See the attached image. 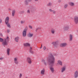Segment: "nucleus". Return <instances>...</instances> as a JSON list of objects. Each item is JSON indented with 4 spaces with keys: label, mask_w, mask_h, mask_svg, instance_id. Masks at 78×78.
<instances>
[{
    "label": "nucleus",
    "mask_w": 78,
    "mask_h": 78,
    "mask_svg": "<svg viewBox=\"0 0 78 78\" xmlns=\"http://www.w3.org/2000/svg\"><path fill=\"white\" fill-rule=\"evenodd\" d=\"M15 13H16V10H13L12 12V16L13 17L14 16V15H15Z\"/></svg>",
    "instance_id": "dca6fc26"
},
{
    "label": "nucleus",
    "mask_w": 78,
    "mask_h": 78,
    "mask_svg": "<svg viewBox=\"0 0 78 78\" xmlns=\"http://www.w3.org/2000/svg\"><path fill=\"white\" fill-rule=\"evenodd\" d=\"M51 44L55 46V45H56L58 44V42H57V41L53 42H52Z\"/></svg>",
    "instance_id": "a211bd4d"
},
{
    "label": "nucleus",
    "mask_w": 78,
    "mask_h": 78,
    "mask_svg": "<svg viewBox=\"0 0 78 78\" xmlns=\"http://www.w3.org/2000/svg\"><path fill=\"white\" fill-rule=\"evenodd\" d=\"M67 6H68V4H65L64 5V9H66L67 8Z\"/></svg>",
    "instance_id": "393cba45"
},
{
    "label": "nucleus",
    "mask_w": 78,
    "mask_h": 78,
    "mask_svg": "<svg viewBox=\"0 0 78 78\" xmlns=\"http://www.w3.org/2000/svg\"><path fill=\"white\" fill-rule=\"evenodd\" d=\"M27 35V32L23 30V36L25 37Z\"/></svg>",
    "instance_id": "4468645a"
},
{
    "label": "nucleus",
    "mask_w": 78,
    "mask_h": 78,
    "mask_svg": "<svg viewBox=\"0 0 78 78\" xmlns=\"http://www.w3.org/2000/svg\"><path fill=\"white\" fill-rule=\"evenodd\" d=\"M52 12H53V14H55L56 13V11H55L53 10Z\"/></svg>",
    "instance_id": "473e14b6"
},
{
    "label": "nucleus",
    "mask_w": 78,
    "mask_h": 78,
    "mask_svg": "<svg viewBox=\"0 0 78 78\" xmlns=\"http://www.w3.org/2000/svg\"><path fill=\"white\" fill-rule=\"evenodd\" d=\"M26 61L27 62H28V63H29V64H31V63H32L30 57H27V58Z\"/></svg>",
    "instance_id": "39448f33"
},
{
    "label": "nucleus",
    "mask_w": 78,
    "mask_h": 78,
    "mask_svg": "<svg viewBox=\"0 0 78 78\" xmlns=\"http://www.w3.org/2000/svg\"><path fill=\"white\" fill-rule=\"evenodd\" d=\"M22 12H23V11H22Z\"/></svg>",
    "instance_id": "8fccbe9b"
},
{
    "label": "nucleus",
    "mask_w": 78,
    "mask_h": 78,
    "mask_svg": "<svg viewBox=\"0 0 78 78\" xmlns=\"http://www.w3.org/2000/svg\"><path fill=\"white\" fill-rule=\"evenodd\" d=\"M67 43H64L60 44V46L61 47H65L67 46Z\"/></svg>",
    "instance_id": "423d86ee"
},
{
    "label": "nucleus",
    "mask_w": 78,
    "mask_h": 78,
    "mask_svg": "<svg viewBox=\"0 0 78 78\" xmlns=\"http://www.w3.org/2000/svg\"><path fill=\"white\" fill-rule=\"evenodd\" d=\"M48 62H49V66L50 67V70H51L52 73H54L55 69L53 66H54V63L55 62V58L53 55H51L50 57H49L47 59Z\"/></svg>",
    "instance_id": "f257e3e1"
},
{
    "label": "nucleus",
    "mask_w": 78,
    "mask_h": 78,
    "mask_svg": "<svg viewBox=\"0 0 78 78\" xmlns=\"http://www.w3.org/2000/svg\"><path fill=\"white\" fill-rule=\"evenodd\" d=\"M7 25V27H8L9 28H11V24L9 23H7V24H6Z\"/></svg>",
    "instance_id": "b1692460"
},
{
    "label": "nucleus",
    "mask_w": 78,
    "mask_h": 78,
    "mask_svg": "<svg viewBox=\"0 0 78 78\" xmlns=\"http://www.w3.org/2000/svg\"><path fill=\"white\" fill-rule=\"evenodd\" d=\"M40 29H41V28H39V27L37 28L36 29V31H37V30H39Z\"/></svg>",
    "instance_id": "e433bc0d"
},
{
    "label": "nucleus",
    "mask_w": 78,
    "mask_h": 78,
    "mask_svg": "<svg viewBox=\"0 0 78 78\" xmlns=\"http://www.w3.org/2000/svg\"><path fill=\"white\" fill-rule=\"evenodd\" d=\"M69 4L70 6H75V4L73 2H70L69 3Z\"/></svg>",
    "instance_id": "412c9836"
},
{
    "label": "nucleus",
    "mask_w": 78,
    "mask_h": 78,
    "mask_svg": "<svg viewBox=\"0 0 78 78\" xmlns=\"http://www.w3.org/2000/svg\"><path fill=\"white\" fill-rule=\"evenodd\" d=\"M42 62L45 65H46V64H47V63H46L45 60H43Z\"/></svg>",
    "instance_id": "cd10ccee"
},
{
    "label": "nucleus",
    "mask_w": 78,
    "mask_h": 78,
    "mask_svg": "<svg viewBox=\"0 0 78 78\" xmlns=\"http://www.w3.org/2000/svg\"><path fill=\"white\" fill-rule=\"evenodd\" d=\"M32 50V48L31 47L30 48V50Z\"/></svg>",
    "instance_id": "79ce46f5"
},
{
    "label": "nucleus",
    "mask_w": 78,
    "mask_h": 78,
    "mask_svg": "<svg viewBox=\"0 0 78 78\" xmlns=\"http://www.w3.org/2000/svg\"><path fill=\"white\" fill-rule=\"evenodd\" d=\"M34 9V7H32L31 8H30L27 10V13L30 14V11H32V10H33Z\"/></svg>",
    "instance_id": "9b49d317"
},
{
    "label": "nucleus",
    "mask_w": 78,
    "mask_h": 78,
    "mask_svg": "<svg viewBox=\"0 0 78 78\" xmlns=\"http://www.w3.org/2000/svg\"><path fill=\"white\" fill-rule=\"evenodd\" d=\"M3 57H1L0 58V60H3Z\"/></svg>",
    "instance_id": "4c0bfd02"
},
{
    "label": "nucleus",
    "mask_w": 78,
    "mask_h": 78,
    "mask_svg": "<svg viewBox=\"0 0 78 78\" xmlns=\"http://www.w3.org/2000/svg\"><path fill=\"white\" fill-rule=\"evenodd\" d=\"M10 51V49L9 48H8L7 49V55H8V56H9V51Z\"/></svg>",
    "instance_id": "4be33fe9"
},
{
    "label": "nucleus",
    "mask_w": 78,
    "mask_h": 78,
    "mask_svg": "<svg viewBox=\"0 0 78 78\" xmlns=\"http://www.w3.org/2000/svg\"><path fill=\"white\" fill-rule=\"evenodd\" d=\"M29 27L30 28V29H32V26H29Z\"/></svg>",
    "instance_id": "c9c22d12"
},
{
    "label": "nucleus",
    "mask_w": 78,
    "mask_h": 78,
    "mask_svg": "<svg viewBox=\"0 0 78 78\" xmlns=\"http://www.w3.org/2000/svg\"><path fill=\"white\" fill-rule=\"evenodd\" d=\"M49 11L50 12H52V11L53 10L51 9H49Z\"/></svg>",
    "instance_id": "72a5a7b5"
},
{
    "label": "nucleus",
    "mask_w": 78,
    "mask_h": 78,
    "mask_svg": "<svg viewBox=\"0 0 78 78\" xmlns=\"http://www.w3.org/2000/svg\"><path fill=\"white\" fill-rule=\"evenodd\" d=\"M0 36H3V35L2 34V33L0 34Z\"/></svg>",
    "instance_id": "a19ab883"
},
{
    "label": "nucleus",
    "mask_w": 78,
    "mask_h": 78,
    "mask_svg": "<svg viewBox=\"0 0 78 78\" xmlns=\"http://www.w3.org/2000/svg\"><path fill=\"white\" fill-rule=\"evenodd\" d=\"M48 6H51V3H49L48 4Z\"/></svg>",
    "instance_id": "c756f323"
},
{
    "label": "nucleus",
    "mask_w": 78,
    "mask_h": 78,
    "mask_svg": "<svg viewBox=\"0 0 78 78\" xmlns=\"http://www.w3.org/2000/svg\"><path fill=\"white\" fill-rule=\"evenodd\" d=\"M57 64H59L62 66V62L60 60H58L57 61Z\"/></svg>",
    "instance_id": "ddd939ff"
},
{
    "label": "nucleus",
    "mask_w": 78,
    "mask_h": 78,
    "mask_svg": "<svg viewBox=\"0 0 78 78\" xmlns=\"http://www.w3.org/2000/svg\"><path fill=\"white\" fill-rule=\"evenodd\" d=\"M45 70L44 69H43L41 70L40 72V74L41 75H45Z\"/></svg>",
    "instance_id": "9d476101"
},
{
    "label": "nucleus",
    "mask_w": 78,
    "mask_h": 78,
    "mask_svg": "<svg viewBox=\"0 0 78 78\" xmlns=\"http://www.w3.org/2000/svg\"><path fill=\"white\" fill-rule=\"evenodd\" d=\"M73 39V37L72 35H69V41H72Z\"/></svg>",
    "instance_id": "5701e85b"
},
{
    "label": "nucleus",
    "mask_w": 78,
    "mask_h": 78,
    "mask_svg": "<svg viewBox=\"0 0 78 78\" xmlns=\"http://www.w3.org/2000/svg\"><path fill=\"white\" fill-rule=\"evenodd\" d=\"M30 52L32 54H33L34 53V52H33V51H32V50H30Z\"/></svg>",
    "instance_id": "7c9ffc66"
},
{
    "label": "nucleus",
    "mask_w": 78,
    "mask_h": 78,
    "mask_svg": "<svg viewBox=\"0 0 78 78\" xmlns=\"http://www.w3.org/2000/svg\"><path fill=\"white\" fill-rule=\"evenodd\" d=\"M25 78H28V77H25Z\"/></svg>",
    "instance_id": "09e8293b"
},
{
    "label": "nucleus",
    "mask_w": 78,
    "mask_h": 78,
    "mask_svg": "<svg viewBox=\"0 0 78 78\" xmlns=\"http://www.w3.org/2000/svg\"><path fill=\"white\" fill-rule=\"evenodd\" d=\"M28 30V27H26L25 29L23 30V31H27Z\"/></svg>",
    "instance_id": "c85d7f7f"
},
{
    "label": "nucleus",
    "mask_w": 78,
    "mask_h": 78,
    "mask_svg": "<svg viewBox=\"0 0 78 78\" xmlns=\"http://www.w3.org/2000/svg\"><path fill=\"white\" fill-rule=\"evenodd\" d=\"M33 36V34L30 33H29L28 35V37H31Z\"/></svg>",
    "instance_id": "6ab92c4d"
},
{
    "label": "nucleus",
    "mask_w": 78,
    "mask_h": 78,
    "mask_svg": "<svg viewBox=\"0 0 78 78\" xmlns=\"http://www.w3.org/2000/svg\"><path fill=\"white\" fill-rule=\"evenodd\" d=\"M9 9V10H11V9Z\"/></svg>",
    "instance_id": "de8ad7c7"
},
{
    "label": "nucleus",
    "mask_w": 78,
    "mask_h": 78,
    "mask_svg": "<svg viewBox=\"0 0 78 78\" xmlns=\"http://www.w3.org/2000/svg\"><path fill=\"white\" fill-rule=\"evenodd\" d=\"M10 31L9 30H7V33H9Z\"/></svg>",
    "instance_id": "ea45409f"
},
{
    "label": "nucleus",
    "mask_w": 78,
    "mask_h": 78,
    "mask_svg": "<svg viewBox=\"0 0 78 78\" xmlns=\"http://www.w3.org/2000/svg\"><path fill=\"white\" fill-rule=\"evenodd\" d=\"M51 33L53 34H54L55 33V30L54 29H52L51 30Z\"/></svg>",
    "instance_id": "aec40b11"
},
{
    "label": "nucleus",
    "mask_w": 78,
    "mask_h": 78,
    "mask_svg": "<svg viewBox=\"0 0 78 78\" xmlns=\"http://www.w3.org/2000/svg\"><path fill=\"white\" fill-rule=\"evenodd\" d=\"M9 41V37H7L6 39H5L3 41V39L0 37V42H2V44L4 46H6L8 45V42Z\"/></svg>",
    "instance_id": "f03ea898"
},
{
    "label": "nucleus",
    "mask_w": 78,
    "mask_h": 78,
    "mask_svg": "<svg viewBox=\"0 0 78 78\" xmlns=\"http://www.w3.org/2000/svg\"><path fill=\"white\" fill-rule=\"evenodd\" d=\"M74 23L76 24H77L78 23V17L77 16H75L74 18Z\"/></svg>",
    "instance_id": "20e7f679"
},
{
    "label": "nucleus",
    "mask_w": 78,
    "mask_h": 78,
    "mask_svg": "<svg viewBox=\"0 0 78 78\" xmlns=\"http://www.w3.org/2000/svg\"><path fill=\"white\" fill-rule=\"evenodd\" d=\"M74 78H77L78 77V71H76L74 74Z\"/></svg>",
    "instance_id": "6e6552de"
},
{
    "label": "nucleus",
    "mask_w": 78,
    "mask_h": 78,
    "mask_svg": "<svg viewBox=\"0 0 78 78\" xmlns=\"http://www.w3.org/2000/svg\"><path fill=\"white\" fill-rule=\"evenodd\" d=\"M66 66H64L63 67H62L61 69V72L62 73H63L65 70H66Z\"/></svg>",
    "instance_id": "1a4fd4ad"
},
{
    "label": "nucleus",
    "mask_w": 78,
    "mask_h": 78,
    "mask_svg": "<svg viewBox=\"0 0 78 78\" xmlns=\"http://www.w3.org/2000/svg\"><path fill=\"white\" fill-rule=\"evenodd\" d=\"M20 22L21 24H23V23H25V21L24 20H22Z\"/></svg>",
    "instance_id": "bb28decb"
},
{
    "label": "nucleus",
    "mask_w": 78,
    "mask_h": 78,
    "mask_svg": "<svg viewBox=\"0 0 78 78\" xmlns=\"http://www.w3.org/2000/svg\"><path fill=\"white\" fill-rule=\"evenodd\" d=\"M24 46V47H30V44L28 43H24L23 44Z\"/></svg>",
    "instance_id": "2eb2a0df"
},
{
    "label": "nucleus",
    "mask_w": 78,
    "mask_h": 78,
    "mask_svg": "<svg viewBox=\"0 0 78 78\" xmlns=\"http://www.w3.org/2000/svg\"><path fill=\"white\" fill-rule=\"evenodd\" d=\"M34 1H35V2H37V1H38V0H34Z\"/></svg>",
    "instance_id": "49530a36"
},
{
    "label": "nucleus",
    "mask_w": 78,
    "mask_h": 78,
    "mask_svg": "<svg viewBox=\"0 0 78 78\" xmlns=\"http://www.w3.org/2000/svg\"><path fill=\"white\" fill-rule=\"evenodd\" d=\"M42 48V44H41V47L40 48Z\"/></svg>",
    "instance_id": "37998d69"
},
{
    "label": "nucleus",
    "mask_w": 78,
    "mask_h": 78,
    "mask_svg": "<svg viewBox=\"0 0 78 78\" xmlns=\"http://www.w3.org/2000/svg\"><path fill=\"white\" fill-rule=\"evenodd\" d=\"M58 2L59 3H60V2H61V0H59V1H58Z\"/></svg>",
    "instance_id": "a18cd8bd"
},
{
    "label": "nucleus",
    "mask_w": 78,
    "mask_h": 78,
    "mask_svg": "<svg viewBox=\"0 0 78 78\" xmlns=\"http://www.w3.org/2000/svg\"><path fill=\"white\" fill-rule=\"evenodd\" d=\"M19 37H17L15 38V41L16 42H18L19 41Z\"/></svg>",
    "instance_id": "f3484780"
},
{
    "label": "nucleus",
    "mask_w": 78,
    "mask_h": 78,
    "mask_svg": "<svg viewBox=\"0 0 78 78\" xmlns=\"http://www.w3.org/2000/svg\"><path fill=\"white\" fill-rule=\"evenodd\" d=\"M46 49V47L45 46H44L43 48L44 50H45Z\"/></svg>",
    "instance_id": "f704fd0d"
},
{
    "label": "nucleus",
    "mask_w": 78,
    "mask_h": 78,
    "mask_svg": "<svg viewBox=\"0 0 78 78\" xmlns=\"http://www.w3.org/2000/svg\"><path fill=\"white\" fill-rule=\"evenodd\" d=\"M13 61L14 62V63L15 64H19V61H18V58L16 57H15L14 58Z\"/></svg>",
    "instance_id": "7ed1b4c3"
},
{
    "label": "nucleus",
    "mask_w": 78,
    "mask_h": 78,
    "mask_svg": "<svg viewBox=\"0 0 78 78\" xmlns=\"http://www.w3.org/2000/svg\"><path fill=\"white\" fill-rule=\"evenodd\" d=\"M27 0V2H31V1H32V0Z\"/></svg>",
    "instance_id": "58836bf2"
},
{
    "label": "nucleus",
    "mask_w": 78,
    "mask_h": 78,
    "mask_svg": "<svg viewBox=\"0 0 78 78\" xmlns=\"http://www.w3.org/2000/svg\"><path fill=\"white\" fill-rule=\"evenodd\" d=\"M2 23V20L0 19V23Z\"/></svg>",
    "instance_id": "c03bdc74"
},
{
    "label": "nucleus",
    "mask_w": 78,
    "mask_h": 78,
    "mask_svg": "<svg viewBox=\"0 0 78 78\" xmlns=\"http://www.w3.org/2000/svg\"><path fill=\"white\" fill-rule=\"evenodd\" d=\"M69 29V26L66 25L63 28L64 31H67Z\"/></svg>",
    "instance_id": "0eeeda50"
},
{
    "label": "nucleus",
    "mask_w": 78,
    "mask_h": 78,
    "mask_svg": "<svg viewBox=\"0 0 78 78\" xmlns=\"http://www.w3.org/2000/svg\"><path fill=\"white\" fill-rule=\"evenodd\" d=\"M24 3L25 5H28V2L27 0H25L24 1Z\"/></svg>",
    "instance_id": "a878e982"
},
{
    "label": "nucleus",
    "mask_w": 78,
    "mask_h": 78,
    "mask_svg": "<svg viewBox=\"0 0 78 78\" xmlns=\"http://www.w3.org/2000/svg\"><path fill=\"white\" fill-rule=\"evenodd\" d=\"M9 17H7L5 19V24H7L8 22H9Z\"/></svg>",
    "instance_id": "f8f14e48"
},
{
    "label": "nucleus",
    "mask_w": 78,
    "mask_h": 78,
    "mask_svg": "<svg viewBox=\"0 0 78 78\" xmlns=\"http://www.w3.org/2000/svg\"><path fill=\"white\" fill-rule=\"evenodd\" d=\"M22 76V74L21 73L20 74L19 78H21Z\"/></svg>",
    "instance_id": "2f4dec72"
}]
</instances>
